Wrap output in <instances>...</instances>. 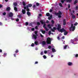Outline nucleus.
I'll return each instance as SVG.
<instances>
[{
  "instance_id": "393cba45",
  "label": "nucleus",
  "mask_w": 78,
  "mask_h": 78,
  "mask_svg": "<svg viewBox=\"0 0 78 78\" xmlns=\"http://www.w3.org/2000/svg\"><path fill=\"white\" fill-rule=\"evenodd\" d=\"M46 16H48H48H50V13H47L46 14Z\"/></svg>"
},
{
  "instance_id": "ddd939ff",
  "label": "nucleus",
  "mask_w": 78,
  "mask_h": 78,
  "mask_svg": "<svg viewBox=\"0 0 78 78\" xmlns=\"http://www.w3.org/2000/svg\"><path fill=\"white\" fill-rule=\"evenodd\" d=\"M52 52H53L54 53L55 52H56V50L54 48H52Z\"/></svg>"
},
{
  "instance_id": "5fc2aeb1",
  "label": "nucleus",
  "mask_w": 78,
  "mask_h": 78,
  "mask_svg": "<svg viewBox=\"0 0 78 78\" xmlns=\"http://www.w3.org/2000/svg\"><path fill=\"white\" fill-rule=\"evenodd\" d=\"M70 4H68V8H70Z\"/></svg>"
},
{
  "instance_id": "423d86ee",
  "label": "nucleus",
  "mask_w": 78,
  "mask_h": 78,
  "mask_svg": "<svg viewBox=\"0 0 78 78\" xmlns=\"http://www.w3.org/2000/svg\"><path fill=\"white\" fill-rule=\"evenodd\" d=\"M9 16L10 17H12L13 16V13L12 12H10L9 14Z\"/></svg>"
},
{
  "instance_id": "bb28decb",
  "label": "nucleus",
  "mask_w": 78,
  "mask_h": 78,
  "mask_svg": "<svg viewBox=\"0 0 78 78\" xmlns=\"http://www.w3.org/2000/svg\"><path fill=\"white\" fill-rule=\"evenodd\" d=\"M35 34H36V35L37 36H38V35H37V31H35Z\"/></svg>"
},
{
  "instance_id": "6e6d98bb",
  "label": "nucleus",
  "mask_w": 78,
  "mask_h": 78,
  "mask_svg": "<svg viewBox=\"0 0 78 78\" xmlns=\"http://www.w3.org/2000/svg\"><path fill=\"white\" fill-rule=\"evenodd\" d=\"M44 53L45 54H46V53H47V51H44Z\"/></svg>"
},
{
  "instance_id": "72a5a7b5",
  "label": "nucleus",
  "mask_w": 78,
  "mask_h": 78,
  "mask_svg": "<svg viewBox=\"0 0 78 78\" xmlns=\"http://www.w3.org/2000/svg\"><path fill=\"white\" fill-rule=\"evenodd\" d=\"M75 41H76V40H78V36L76 37V38H75Z\"/></svg>"
},
{
  "instance_id": "37998d69",
  "label": "nucleus",
  "mask_w": 78,
  "mask_h": 78,
  "mask_svg": "<svg viewBox=\"0 0 78 78\" xmlns=\"http://www.w3.org/2000/svg\"><path fill=\"white\" fill-rule=\"evenodd\" d=\"M35 28L36 30H37V29H38V27L37 26H36L35 27Z\"/></svg>"
},
{
  "instance_id": "4468645a",
  "label": "nucleus",
  "mask_w": 78,
  "mask_h": 78,
  "mask_svg": "<svg viewBox=\"0 0 78 78\" xmlns=\"http://www.w3.org/2000/svg\"><path fill=\"white\" fill-rule=\"evenodd\" d=\"M6 11H10V9H11L10 8V7H7V8L6 9Z\"/></svg>"
},
{
  "instance_id": "f8f14e48",
  "label": "nucleus",
  "mask_w": 78,
  "mask_h": 78,
  "mask_svg": "<svg viewBox=\"0 0 78 78\" xmlns=\"http://www.w3.org/2000/svg\"><path fill=\"white\" fill-rule=\"evenodd\" d=\"M64 32V35H65V36H66V35H67V34H68V32L66 31V30H65V31Z\"/></svg>"
},
{
  "instance_id": "4be33fe9",
  "label": "nucleus",
  "mask_w": 78,
  "mask_h": 78,
  "mask_svg": "<svg viewBox=\"0 0 78 78\" xmlns=\"http://www.w3.org/2000/svg\"><path fill=\"white\" fill-rule=\"evenodd\" d=\"M14 10L15 11H17V8L16 7H14Z\"/></svg>"
},
{
  "instance_id": "c756f323",
  "label": "nucleus",
  "mask_w": 78,
  "mask_h": 78,
  "mask_svg": "<svg viewBox=\"0 0 78 78\" xmlns=\"http://www.w3.org/2000/svg\"><path fill=\"white\" fill-rule=\"evenodd\" d=\"M45 30H46V31H48V28H47V27H45V28H44Z\"/></svg>"
},
{
  "instance_id": "052dcab7",
  "label": "nucleus",
  "mask_w": 78,
  "mask_h": 78,
  "mask_svg": "<svg viewBox=\"0 0 78 78\" xmlns=\"http://www.w3.org/2000/svg\"><path fill=\"white\" fill-rule=\"evenodd\" d=\"M75 57H78V54L76 55Z\"/></svg>"
},
{
  "instance_id": "c9c22d12",
  "label": "nucleus",
  "mask_w": 78,
  "mask_h": 78,
  "mask_svg": "<svg viewBox=\"0 0 78 78\" xmlns=\"http://www.w3.org/2000/svg\"><path fill=\"white\" fill-rule=\"evenodd\" d=\"M53 29L54 30H57V28H56V27H53Z\"/></svg>"
},
{
  "instance_id": "4c0bfd02",
  "label": "nucleus",
  "mask_w": 78,
  "mask_h": 78,
  "mask_svg": "<svg viewBox=\"0 0 78 78\" xmlns=\"http://www.w3.org/2000/svg\"><path fill=\"white\" fill-rule=\"evenodd\" d=\"M3 8V5L0 4V8Z\"/></svg>"
},
{
  "instance_id": "e2e57ef3",
  "label": "nucleus",
  "mask_w": 78,
  "mask_h": 78,
  "mask_svg": "<svg viewBox=\"0 0 78 78\" xmlns=\"http://www.w3.org/2000/svg\"><path fill=\"white\" fill-rule=\"evenodd\" d=\"M78 6H77L76 7V10H77V9H78Z\"/></svg>"
},
{
  "instance_id": "774afa93",
  "label": "nucleus",
  "mask_w": 78,
  "mask_h": 78,
  "mask_svg": "<svg viewBox=\"0 0 78 78\" xmlns=\"http://www.w3.org/2000/svg\"><path fill=\"white\" fill-rule=\"evenodd\" d=\"M48 20H50L51 19V18L50 17H48Z\"/></svg>"
},
{
  "instance_id": "69168bd1",
  "label": "nucleus",
  "mask_w": 78,
  "mask_h": 78,
  "mask_svg": "<svg viewBox=\"0 0 78 78\" xmlns=\"http://www.w3.org/2000/svg\"><path fill=\"white\" fill-rule=\"evenodd\" d=\"M24 9H27V7H26V6H25L24 7Z\"/></svg>"
},
{
  "instance_id": "f704fd0d",
  "label": "nucleus",
  "mask_w": 78,
  "mask_h": 78,
  "mask_svg": "<svg viewBox=\"0 0 78 78\" xmlns=\"http://www.w3.org/2000/svg\"><path fill=\"white\" fill-rule=\"evenodd\" d=\"M36 5L37 6H39V4L37 2L36 3Z\"/></svg>"
},
{
  "instance_id": "f257e3e1",
  "label": "nucleus",
  "mask_w": 78,
  "mask_h": 78,
  "mask_svg": "<svg viewBox=\"0 0 78 78\" xmlns=\"http://www.w3.org/2000/svg\"><path fill=\"white\" fill-rule=\"evenodd\" d=\"M61 28V26L59 24L58 25V27H57V30L59 32H61V33H63L66 31V30L64 28Z\"/></svg>"
},
{
  "instance_id": "aec40b11",
  "label": "nucleus",
  "mask_w": 78,
  "mask_h": 78,
  "mask_svg": "<svg viewBox=\"0 0 78 78\" xmlns=\"http://www.w3.org/2000/svg\"><path fill=\"white\" fill-rule=\"evenodd\" d=\"M23 6H26V3H25V2L24 1L23 2Z\"/></svg>"
},
{
  "instance_id": "5701e85b",
  "label": "nucleus",
  "mask_w": 78,
  "mask_h": 78,
  "mask_svg": "<svg viewBox=\"0 0 78 78\" xmlns=\"http://www.w3.org/2000/svg\"><path fill=\"white\" fill-rule=\"evenodd\" d=\"M68 66H71L72 64V63L71 62H69L68 63Z\"/></svg>"
},
{
  "instance_id": "39448f33",
  "label": "nucleus",
  "mask_w": 78,
  "mask_h": 78,
  "mask_svg": "<svg viewBox=\"0 0 78 78\" xmlns=\"http://www.w3.org/2000/svg\"><path fill=\"white\" fill-rule=\"evenodd\" d=\"M40 22L41 23V24L42 25H43V24H44L43 25V28H45V26H46V24H45V22H43V20H41L40 21Z\"/></svg>"
},
{
  "instance_id": "09e8293b",
  "label": "nucleus",
  "mask_w": 78,
  "mask_h": 78,
  "mask_svg": "<svg viewBox=\"0 0 78 78\" xmlns=\"http://www.w3.org/2000/svg\"><path fill=\"white\" fill-rule=\"evenodd\" d=\"M53 12V10H52L51 9H50L49 11V12Z\"/></svg>"
},
{
  "instance_id": "bf43d9fd",
  "label": "nucleus",
  "mask_w": 78,
  "mask_h": 78,
  "mask_svg": "<svg viewBox=\"0 0 78 78\" xmlns=\"http://www.w3.org/2000/svg\"><path fill=\"white\" fill-rule=\"evenodd\" d=\"M40 36L41 37H44V36H43L42 34H40Z\"/></svg>"
},
{
  "instance_id": "2eb2a0df",
  "label": "nucleus",
  "mask_w": 78,
  "mask_h": 78,
  "mask_svg": "<svg viewBox=\"0 0 78 78\" xmlns=\"http://www.w3.org/2000/svg\"><path fill=\"white\" fill-rule=\"evenodd\" d=\"M33 36L35 39H37V36H36V35L34 34Z\"/></svg>"
},
{
  "instance_id": "2f4dec72",
  "label": "nucleus",
  "mask_w": 78,
  "mask_h": 78,
  "mask_svg": "<svg viewBox=\"0 0 78 78\" xmlns=\"http://www.w3.org/2000/svg\"><path fill=\"white\" fill-rule=\"evenodd\" d=\"M59 6H61V7H63L62 5V4L61 3H59Z\"/></svg>"
},
{
  "instance_id": "8fccbe9b",
  "label": "nucleus",
  "mask_w": 78,
  "mask_h": 78,
  "mask_svg": "<svg viewBox=\"0 0 78 78\" xmlns=\"http://www.w3.org/2000/svg\"><path fill=\"white\" fill-rule=\"evenodd\" d=\"M61 2H62V3H64V1L62 0L61 1Z\"/></svg>"
},
{
  "instance_id": "a878e982",
  "label": "nucleus",
  "mask_w": 78,
  "mask_h": 78,
  "mask_svg": "<svg viewBox=\"0 0 78 78\" xmlns=\"http://www.w3.org/2000/svg\"><path fill=\"white\" fill-rule=\"evenodd\" d=\"M17 16H18V18H22V16L21 15H18Z\"/></svg>"
},
{
  "instance_id": "dca6fc26",
  "label": "nucleus",
  "mask_w": 78,
  "mask_h": 78,
  "mask_svg": "<svg viewBox=\"0 0 78 78\" xmlns=\"http://www.w3.org/2000/svg\"><path fill=\"white\" fill-rule=\"evenodd\" d=\"M72 1V0H66V2H67V3H71Z\"/></svg>"
},
{
  "instance_id": "e433bc0d",
  "label": "nucleus",
  "mask_w": 78,
  "mask_h": 78,
  "mask_svg": "<svg viewBox=\"0 0 78 78\" xmlns=\"http://www.w3.org/2000/svg\"><path fill=\"white\" fill-rule=\"evenodd\" d=\"M18 52H19V50L17 49H16V50L15 51V52L16 53H18Z\"/></svg>"
},
{
  "instance_id": "c85d7f7f",
  "label": "nucleus",
  "mask_w": 78,
  "mask_h": 78,
  "mask_svg": "<svg viewBox=\"0 0 78 78\" xmlns=\"http://www.w3.org/2000/svg\"><path fill=\"white\" fill-rule=\"evenodd\" d=\"M28 24H29V23H28V22H26L25 23V25L26 26H28Z\"/></svg>"
},
{
  "instance_id": "13d9d810",
  "label": "nucleus",
  "mask_w": 78,
  "mask_h": 78,
  "mask_svg": "<svg viewBox=\"0 0 78 78\" xmlns=\"http://www.w3.org/2000/svg\"><path fill=\"white\" fill-rule=\"evenodd\" d=\"M32 31H34V28H32L31 29Z\"/></svg>"
},
{
  "instance_id": "603ef678",
  "label": "nucleus",
  "mask_w": 78,
  "mask_h": 78,
  "mask_svg": "<svg viewBox=\"0 0 78 78\" xmlns=\"http://www.w3.org/2000/svg\"><path fill=\"white\" fill-rule=\"evenodd\" d=\"M3 16H5V15H6V12H4L3 13Z\"/></svg>"
},
{
  "instance_id": "49530a36",
  "label": "nucleus",
  "mask_w": 78,
  "mask_h": 78,
  "mask_svg": "<svg viewBox=\"0 0 78 78\" xmlns=\"http://www.w3.org/2000/svg\"><path fill=\"white\" fill-rule=\"evenodd\" d=\"M48 48L49 49H50V48H51V46H48Z\"/></svg>"
},
{
  "instance_id": "3c124183",
  "label": "nucleus",
  "mask_w": 78,
  "mask_h": 78,
  "mask_svg": "<svg viewBox=\"0 0 78 78\" xmlns=\"http://www.w3.org/2000/svg\"><path fill=\"white\" fill-rule=\"evenodd\" d=\"M77 23H75L74 24V25H75V26H76V25H77Z\"/></svg>"
},
{
  "instance_id": "1a4fd4ad",
  "label": "nucleus",
  "mask_w": 78,
  "mask_h": 78,
  "mask_svg": "<svg viewBox=\"0 0 78 78\" xmlns=\"http://www.w3.org/2000/svg\"><path fill=\"white\" fill-rule=\"evenodd\" d=\"M41 31L43 33V34H45V31L43 30L42 29L41 30Z\"/></svg>"
},
{
  "instance_id": "f3484780",
  "label": "nucleus",
  "mask_w": 78,
  "mask_h": 78,
  "mask_svg": "<svg viewBox=\"0 0 78 78\" xmlns=\"http://www.w3.org/2000/svg\"><path fill=\"white\" fill-rule=\"evenodd\" d=\"M13 5H14V6H17V3L15 2L13 3Z\"/></svg>"
},
{
  "instance_id": "c03bdc74",
  "label": "nucleus",
  "mask_w": 78,
  "mask_h": 78,
  "mask_svg": "<svg viewBox=\"0 0 78 78\" xmlns=\"http://www.w3.org/2000/svg\"><path fill=\"white\" fill-rule=\"evenodd\" d=\"M16 22H19V19L18 18H17L16 20Z\"/></svg>"
},
{
  "instance_id": "a19ab883",
  "label": "nucleus",
  "mask_w": 78,
  "mask_h": 78,
  "mask_svg": "<svg viewBox=\"0 0 78 78\" xmlns=\"http://www.w3.org/2000/svg\"><path fill=\"white\" fill-rule=\"evenodd\" d=\"M51 34V31H49V33H48L49 35H50V34Z\"/></svg>"
},
{
  "instance_id": "473e14b6",
  "label": "nucleus",
  "mask_w": 78,
  "mask_h": 78,
  "mask_svg": "<svg viewBox=\"0 0 78 78\" xmlns=\"http://www.w3.org/2000/svg\"><path fill=\"white\" fill-rule=\"evenodd\" d=\"M51 22L52 24H54L55 23V21L53 20L51 21Z\"/></svg>"
},
{
  "instance_id": "4d7b16f0",
  "label": "nucleus",
  "mask_w": 78,
  "mask_h": 78,
  "mask_svg": "<svg viewBox=\"0 0 78 78\" xmlns=\"http://www.w3.org/2000/svg\"><path fill=\"white\" fill-rule=\"evenodd\" d=\"M57 39L58 40H60V38L59 37V36H58L57 37Z\"/></svg>"
},
{
  "instance_id": "6e6552de",
  "label": "nucleus",
  "mask_w": 78,
  "mask_h": 78,
  "mask_svg": "<svg viewBox=\"0 0 78 78\" xmlns=\"http://www.w3.org/2000/svg\"><path fill=\"white\" fill-rule=\"evenodd\" d=\"M22 12L23 14H25L26 12V11H25V10L23 9L22 10Z\"/></svg>"
},
{
  "instance_id": "f03ea898",
  "label": "nucleus",
  "mask_w": 78,
  "mask_h": 78,
  "mask_svg": "<svg viewBox=\"0 0 78 78\" xmlns=\"http://www.w3.org/2000/svg\"><path fill=\"white\" fill-rule=\"evenodd\" d=\"M55 14L56 16H58V18H61V16L62 15V12L60 11H59L58 12V13L55 12Z\"/></svg>"
},
{
  "instance_id": "20e7f679",
  "label": "nucleus",
  "mask_w": 78,
  "mask_h": 78,
  "mask_svg": "<svg viewBox=\"0 0 78 78\" xmlns=\"http://www.w3.org/2000/svg\"><path fill=\"white\" fill-rule=\"evenodd\" d=\"M46 43L47 44H51V38L50 37H48Z\"/></svg>"
},
{
  "instance_id": "338daca9",
  "label": "nucleus",
  "mask_w": 78,
  "mask_h": 78,
  "mask_svg": "<svg viewBox=\"0 0 78 78\" xmlns=\"http://www.w3.org/2000/svg\"><path fill=\"white\" fill-rule=\"evenodd\" d=\"M2 22H0V25L1 26H2Z\"/></svg>"
},
{
  "instance_id": "58836bf2",
  "label": "nucleus",
  "mask_w": 78,
  "mask_h": 78,
  "mask_svg": "<svg viewBox=\"0 0 78 78\" xmlns=\"http://www.w3.org/2000/svg\"><path fill=\"white\" fill-rule=\"evenodd\" d=\"M43 57L44 59H46L47 58V57L45 55H44L43 56Z\"/></svg>"
},
{
  "instance_id": "9d476101",
  "label": "nucleus",
  "mask_w": 78,
  "mask_h": 78,
  "mask_svg": "<svg viewBox=\"0 0 78 78\" xmlns=\"http://www.w3.org/2000/svg\"><path fill=\"white\" fill-rule=\"evenodd\" d=\"M27 14L28 16H31V12H27Z\"/></svg>"
},
{
  "instance_id": "6ab92c4d",
  "label": "nucleus",
  "mask_w": 78,
  "mask_h": 78,
  "mask_svg": "<svg viewBox=\"0 0 78 78\" xmlns=\"http://www.w3.org/2000/svg\"><path fill=\"white\" fill-rule=\"evenodd\" d=\"M78 3V0H75L74 3V5H75V4H76V3Z\"/></svg>"
},
{
  "instance_id": "b1692460",
  "label": "nucleus",
  "mask_w": 78,
  "mask_h": 78,
  "mask_svg": "<svg viewBox=\"0 0 78 78\" xmlns=\"http://www.w3.org/2000/svg\"><path fill=\"white\" fill-rule=\"evenodd\" d=\"M71 15H72L73 16V19H75V15H74L73 14L71 13Z\"/></svg>"
},
{
  "instance_id": "de8ad7c7",
  "label": "nucleus",
  "mask_w": 78,
  "mask_h": 78,
  "mask_svg": "<svg viewBox=\"0 0 78 78\" xmlns=\"http://www.w3.org/2000/svg\"><path fill=\"white\" fill-rule=\"evenodd\" d=\"M34 43H32L31 44V47H34Z\"/></svg>"
},
{
  "instance_id": "0e129e2a",
  "label": "nucleus",
  "mask_w": 78,
  "mask_h": 78,
  "mask_svg": "<svg viewBox=\"0 0 78 78\" xmlns=\"http://www.w3.org/2000/svg\"><path fill=\"white\" fill-rule=\"evenodd\" d=\"M41 55H43V52H41Z\"/></svg>"
},
{
  "instance_id": "864d4df0",
  "label": "nucleus",
  "mask_w": 78,
  "mask_h": 78,
  "mask_svg": "<svg viewBox=\"0 0 78 78\" xmlns=\"http://www.w3.org/2000/svg\"><path fill=\"white\" fill-rule=\"evenodd\" d=\"M35 7H36V5H33L32 6V7L33 8H35Z\"/></svg>"
},
{
  "instance_id": "a18cd8bd",
  "label": "nucleus",
  "mask_w": 78,
  "mask_h": 78,
  "mask_svg": "<svg viewBox=\"0 0 78 78\" xmlns=\"http://www.w3.org/2000/svg\"><path fill=\"white\" fill-rule=\"evenodd\" d=\"M51 30L52 32H55V30L53 29H51Z\"/></svg>"
},
{
  "instance_id": "cd10ccee",
  "label": "nucleus",
  "mask_w": 78,
  "mask_h": 78,
  "mask_svg": "<svg viewBox=\"0 0 78 78\" xmlns=\"http://www.w3.org/2000/svg\"><path fill=\"white\" fill-rule=\"evenodd\" d=\"M28 5L29 6V7H31V6H32V4H28Z\"/></svg>"
},
{
  "instance_id": "680f3d73",
  "label": "nucleus",
  "mask_w": 78,
  "mask_h": 78,
  "mask_svg": "<svg viewBox=\"0 0 78 78\" xmlns=\"http://www.w3.org/2000/svg\"><path fill=\"white\" fill-rule=\"evenodd\" d=\"M26 8H27V9L29 8V6L28 5H26Z\"/></svg>"
},
{
  "instance_id": "9b49d317",
  "label": "nucleus",
  "mask_w": 78,
  "mask_h": 78,
  "mask_svg": "<svg viewBox=\"0 0 78 78\" xmlns=\"http://www.w3.org/2000/svg\"><path fill=\"white\" fill-rule=\"evenodd\" d=\"M42 44L43 45H45L46 44V41H43L42 42Z\"/></svg>"
},
{
  "instance_id": "ea45409f",
  "label": "nucleus",
  "mask_w": 78,
  "mask_h": 78,
  "mask_svg": "<svg viewBox=\"0 0 78 78\" xmlns=\"http://www.w3.org/2000/svg\"><path fill=\"white\" fill-rule=\"evenodd\" d=\"M37 25H41V23H39V22H37Z\"/></svg>"
},
{
  "instance_id": "79ce46f5",
  "label": "nucleus",
  "mask_w": 78,
  "mask_h": 78,
  "mask_svg": "<svg viewBox=\"0 0 78 78\" xmlns=\"http://www.w3.org/2000/svg\"><path fill=\"white\" fill-rule=\"evenodd\" d=\"M26 10L27 11H28V12L30 11V9L29 8L27 9Z\"/></svg>"
},
{
  "instance_id": "a211bd4d",
  "label": "nucleus",
  "mask_w": 78,
  "mask_h": 78,
  "mask_svg": "<svg viewBox=\"0 0 78 78\" xmlns=\"http://www.w3.org/2000/svg\"><path fill=\"white\" fill-rule=\"evenodd\" d=\"M34 44L36 45H38V42L37 41H35L34 42Z\"/></svg>"
},
{
  "instance_id": "412c9836",
  "label": "nucleus",
  "mask_w": 78,
  "mask_h": 78,
  "mask_svg": "<svg viewBox=\"0 0 78 78\" xmlns=\"http://www.w3.org/2000/svg\"><path fill=\"white\" fill-rule=\"evenodd\" d=\"M48 27L49 28H50L51 29V25H50V24L48 25Z\"/></svg>"
},
{
  "instance_id": "7ed1b4c3",
  "label": "nucleus",
  "mask_w": 78,
  "mask_h": 78,
  "mask_svg": "<svg viewBox=\"0 0 78 78\" xmlns=\"http://www.w3.org/2000/svg\"><path fill=\"white\" fill-rule=\"evenodd\" d=\"M75 30V26H73V24H71V27L69 28V30L70 31H74Z\"/></svg>"
},
{
  "instance_id": "7c9ffc66",
  "label": "nucleus",
  "mask_w": 78,
  "mask_h": 78,
  "mask_svg": "<svg viewBox=\"0 0 78 78\" xmlns=\"http://www.w3.org/2000/svg\"><path fill=\"white\" fill-rule=\"evenodd\" d=\"M67 45L65 46L64 47V49H66V48H67Z\"/></svg>"
},
{
  "instance_id": "0eeeda50",
  "label": "nucleus",
  "mask_w": 78,
  "mask_h": 78,
  "mask_svg": "<svg viewBox=\"0 0 78 78\" xmlns=\"http://www.w3.org/2000/svg\"><path fill=\"white\" fill-rule=\"evenodd\" d=\"M63 25H66V20L65 19H64L63 20Z\"/></svg>"
}]
</instances>
